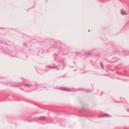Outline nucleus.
<instances>
[{
  "instance_id": "1",
  "label": "nucleus",
  "mask_w": 129,
  "mask_h": 129,
  "mask_svg": "<svg viewBox=\"0 0 129 129\" xmlns=\"http://www.w3.org/2000/svg\"><path fill=\"white\" fill-rule=\"evenodd\" d=\"M61 90L66 91H71L72 90L69 88H65L64 87H61Z\"/></svg>"
},
{
  "instance_id": "2",
  "label": "nucleus",
  "mask_w": 129,
  "mask_h": 129,
  "mask_svg": "<svg viewBox=\"0 0 129 129\" xmlns=\"http://www.w3.org/2000/svg\"><path fill=\"white\" fill-rule=\"evenodd\" d=\"M83 90L84 91H85L87 92H90L92 91V90H90L89 89H80L78 90Z\"/></svg>"
},
{
  "instance_id": "3",
  "label": "nucleus",
  "mask_w": 129,
  "mask_h": 129,
  "mask_svg": "<svg viewBox=\"0 0 129 129\" xmlns=\"http://www.w3.org/2000/svg\"><path fill=\"white\" fill-rule=\"evenodd\" d=\"M38 119L40 120H44L46 119V118L45 116H43L39 117Z\"/></svg>"
},
{
  "instance_id": "4",
  "label": "nucleus",
  "mask_w": 129,
  "mask_h": 129,
  "mask_svg": "<svg viewBox=\"0 0 129 129\" xmlns=\"http://www.w3.org/2000/svg\"><path fill=\"white\" fill-rule=\"evenodd\" d=\"M121 13L122 15H125L127 14V13L125 12L122 9L121 11Z\"/></svg>"
},
{
  "instance_id": "5",
  "label": "nucleus",
  "mask_w": 129,
  "mask_h": 129,
  "mask_svg": "<svg viewBox=\"0 0 129 129\" xmlns=\"http://www.w3.org/2000/svg\"><path fill=\"white\" fill-rule=\"evenodd\" d=\"M110 116L108 114H105L103 115V116H102V117H109Z\"/></svg>"
},
{
  "instance_id": "6",
  "label": "nucleus",
  "mask_w": 129,
  "mask_h": 129,
  "mask_svg": "<svg viewBox=\"0 0 129 129\" xmlns=\"http://www.w3.org/2000/svg\"><path fill=\"white\" fill-rule=\"evenodd\" d=\"M23 85H24L25 86H26L27 87H31V86L30 85H29V84H23Z\"/></svg>"
},
{
  "instance_id": "7",
  "label": "nucleus",
  "mask_w": 129,
  "mask_h": 129,
  "mask_svg": "<svg viewBox=\"0 0 129 129\" xmlns=\"http://www.w3.org/2000/svg\"><path fill=\"white\" fill-rule=\"evenodd\" d=\"M48 67L51 69H55V68L54 66H48Z\"/></svg>"
},
{
  "instance_id": "8",
  "label": "nucleus",
  "mask_w": 129,
  "mask_h": 129,
  "mask_svg": "<svg viewBox=\"0 0 129 129\" xmlns=\"http://www.w3.org/2000/svg\"><path fill=\"white\" fill-rule=\"evenodd\" d=\"M6 53L8 55H11V53L10 52H6Z\"/></svg>"
},
{
  "instance_id": "9",
  "label": "nucleus",
  "mask_w": 129,
  "mask_h": 129,
  "mask_svg": "<svg viewBox=\"0 0 129 129\" xmlns=\"http://www.w3.org/2000/svg\"><path fill=\"white\" fill-rule=\"evenodd\" d=\"M101 65L102 67H103V68H104V66H103V64L101 62Z\"/></svg>"
},
{
  "instance_id": "10",
  "label": "nucleus",
  "mask_w": 129,
  "mask_h": 129,
  "mask_svg": "<svg viewBox=\"0 0 129 129\" xmlns=\"http://www.w3.org/2000/svg\"><path fill=\"white\" fill-rule=\"evenodd\" d=\"M10 86H12V87H15V86H13V85H10Z\"/></svg>"
},
{
  "instance_id": "11",
  "label": "nucleus",
  "mask_w": 129,
  "mask_h": 129,
  "mask_svg": "<svg viewBox=\"0 0 129 129\" xmlns=\"http://www.w3.org/2000/svg\"><path fill=\"white\" fill-rule=\"evenodd\" d=\"M103 94V93H101V95H102Z\"/></svg>"
},
{
  "instance_id": "12",
  "label": "nucleus",
  "mask_w": 129,
  "mask_h": 129,
  "mask_svg": "<svg viewBox=\"0 0 129 129\" xmlns=\"http://www.w3.org/2000/svg\"><path fill=\"white\" fill-rule=\"evenodd\" d=\"M89 32H90V30H89Z\"/></svg>"
},
{
  "instance_id": "13",
  "label": "nucleus",
  "mask_w": 129,
  "mask_h": 129,
  "mask_svg": "<svg viewBox=\"0 0 129 129\" xmlns=\"http://www.w3.org/2000/svg\"><path fill=\"white\" fill-rule=\"evenodd\" d=\"M57 55H56V56H57Z\"/></svg>"
}]
</instances>
